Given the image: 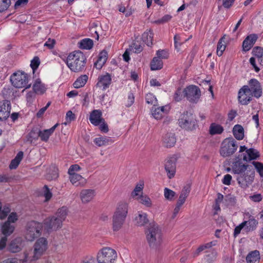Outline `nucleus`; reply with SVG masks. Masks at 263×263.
<instances>
[{
    "label": "nucleus",
    "instance_id": "nucleus-1",
    "mask_svg": "<svg viewBox=\"0 0 263 263\" xmlns=\"http://www.w3.org/2000/svg\"><path fill=\"white\" fill-rule=\"evenodd\" d=\"M65 62L72 72H81L85 69L86 58L82 52L74 51L69 54Z\"/></svg>",
    "mask_w": 263,
    "mask_h": 263
},
{
    "label": "nucleus",
    "instance_id": "nucleus-2",
    "mask_svg": "<svg viewBox=\"0 0 263 263\" xmlns=\"http://www.w3.org/2000/svg\"><path fill=\"white\" fill-rule=\"evenodd\" d=\"M128 213V204L124 202L119 203L112 216V229L119 230L123 225Z\"/></svg>",
    "mask_w": 263,
    "mask_h": 263
},
{
    "label": "nucleus",
    "instance_id": "nucleus-3",
    "mask_svg": "<svg viewBox=\"0 0 263 263\" xmlns=\"http://www.w3.org/2000/svg\"><path fill=\"white\" fill-rule=\"evenodd\" d=\"M48 248V241L44 237L39 238L34 243L33 246V255L29 257L28 253L25 252L24 258L20 260L23 262H25L28 260L34 261L39 259L44 254Z\"/></svg>",
    "mask_w": 263,
    "mask_h": 263
},
{
    "label": "nucleus",
    "instance_id": "nucleus-4",
    "mask_svg": "<svg viewBox=\"0 0 263 263\" xmlns=\"http://www.w3.org/2000/svg\"><path fill=\"white\" fill-rule=\"evenodd\" d=\"M146 239L149 247L159 249L162 242V232L158 225H151L146 233Z\"/></svg>",
    "mask_w": 263,
    "mask_h": 263
},
{
    "label": "nucleus",
    "instance_id": "nucleus-5",
    "mask_svg": "<svg viewBox=\"0 0 263 263\" xmlns=\"http://www.w3.org/2000/svg\"><path fill=\"white\" fill-rule=\"evenodd\" d=\"M118 258L116 251L110 247H104L97 253L98 263H115Z\"/></svg>",
    "mask_w": 263,
    "mask_h": 263
},
{
    "label": "nucleus",
    "instance_id": "nucleus-6",
    "mask_svg": "<svg viewBox=\"0 0 263 263\" xmlns=\"http://www.w3.org/2000/svg\"><path fill=\"white\" fill-rule=\"evenodd\" d=\"M43 227L42 223L36 221H32L28 222L26 226L25 238L30 241L34 240L41 235Z\"/></svg>",
    "mask_w": 263,
    "mask_h": 263
},
{
    "label": "nucleus",
    "instance_id": "nucleus-7",
    "mask_svg": "<svg viewBox=\"0 0 263 263\" xmlns=\"http://www.w3.org/2000/svg\"><path fill=\"white\" fill-rule=\"evenodd\" d=\"M179 126L187 130H193L196 128L197 121L195 116L190 112L186 111L181 115L178 120Z\"/></svg>",
    "mask_w": 263,
    "mask_h": 263
},
{
    "label": "nucleus",
    "instance_id": "nucleus-8",
    "mask_svg": "<svg viewBox=\"0 0 263 263\" xmlns=\"http://www.w3.org/2000/svg\"><path fill=\"white\" fill-rule=\"evenodd\" d=\"M236 141L233 138H226L221 143L220 154L223 157L233 155L237 150Z\"/></svg>",
    "mask_w": 263,
    "mask_h": 263
},
{
    "label": "nucleus",
    "instance_id": "nucleus-9",
    "mask_svg": "<svg viewBox=\"0 0 263 263\" xmlns=\"http://www.w3.org/2000/svg\"><path fill=\"white\" fill-rule=\"evenodd\" d=\"M12 84L16 88H30L31 84H28V76L27 74L18 71L14 73L10 79Z\"/></svg>",
    "mask_w": 263,
    "mask_h": 263
},
{
    "label": "nucleus",
    "instance_id": "nucleus-10",
    "mask_svg": "<svg viewBox=\"0 0 263 263\" xmlns=\"http://www.w3.org/2000/svg\"><path fill=\"white\" fill-rule=\"evenodd\" d=\"M183 92L185 97L191 103H196L201 96V91L199 88L194 85L186 87L184 89Z\"/></svg>",
    "mask_w": 263,
    "mask_h": 263
},
{
    "label": "nucleus",
    "instance_id": "nucleus-11",
    "mask_svg": "<svg viewBox=\"0 0 263 263\" xmlns=\"http://www.w3.org/2000/svg\"><path fill=\"white\" fill-rule=\"evenodd\" d=\"M43 225L45 229L49 232L61 228L63 223L53 215L46 218L44 220Z\"/></svg>",
    "mask_w": 263,
    "mask_h": 263
},
{
    "label": "nucleus",
    "instance_id": "nucleus-12",
    "mask_svg": "<svg viewBox=\"0 0 263 263\" xmlns=\"http://www.w3.org/2000/svg\"><path fill=\"white\" fill-rule=\"evenodd\" d=\"M17 220V215L15 213H11L8 216V220L1 227L2 233L6 236L10 235L14 231V227L10 222H14Z\"/></svg>",
    "mask_w": 263,
    "mask_h": 263
},
{
    "label": "nucleus",
    "instance_id": "nucleus-13",
    "mask_svg": "<svg viewBox=\"0 0 263 263\" xmlns=\"http://www.w3.org/2000/svg\"><path fill=\"white\" fill-rule=\"evenodd\" d=\"M253 95L247 86H242L238 92V101L242 105H247L252 99Z\"/></svg>",
    "mask_w": 263,
    "mask_h": 263
},
{
    "label": "nucleus",
    "instance_id": "nucleus-14",
    "mask_svg": "<svg viewBox=\"0 0 263 263\" xmlns=\"http://www.w3.org/2000/svg\"><path fill=\"white\" fill-rule=\"evenodd\" d=\"M11 109V103L9 101L5 100L0 101V121L8 119L10 116Z\"/></svg>",
    "mask_w": 263,
    "mask_h": 263
},
{
    "label": "nucleus",
    "instance_id": "nucleus-15",
    "mask_svg": "<svg viewBox=\"0 0 263 263\" xmlns=\"http://www.w3.org/2000/svg\"><path fill=\"white\" fill-rule=\"evenodd\" d=\"M248 88L253 96L258 98L262 95V89L259 82L255 79H251L248 83Z\"/></svg>",
    "mask_w": 263,
    "mask_h": 263
},
{
    "label": "nucleus",
    "instance_id": "nucleus-16",
    "mask_svg": "<svg viewBox=\"0 0 263 263\" xmlns=\"http://www.w3.org/2000/svg\"><path fill=\"white\" fill-rule=\"evenodd\" d=\"M111 82V76L109 73H107L104 75H101L98 77V82L96 86L97 88L104 90L109 87Z\"/></svg>",
    "mask_w": 263,
    "mask_h": 263
},
{
    "label": "nucleus",
    "instance_id": "nucleus-17",
    "mask_svg": "<svg viewBox=\"0 0 263 263\" xmlns=\"http://www.w3.org/2000/svg\"><path fill=\"white\" fill-rule=\"evenodd\" d=\"M23 240L22 237H16L12 240L8 246V250L11 253H17L23 248Z\"/></svg>",
    "mask_w": 263,
    "mask_h": 263
},
{
    "label": "nucleus",
    "instance_id": "nucleus-18",
    "mask_svg": "<svg viewBox=\"0 0 263 263\" xmlns=\"http://www.w3.org/2000/svg\"><path fill=\"white\" fill-rule=\"evenodd\" d=\"M102 116V112L100 110L95 109L90 112L89 119L92 124L98 126L101 122H104V119Z\"/></svg>",
    "mask_w": 263,
    "mask_h": 263
},
{
    "label": "nucleus",
    "instance_id": "nucleus-19",
    "mask_svg": "<svg viewBox=\"0 0 263 263\" xmlns=\"http://www.w3.org/2000/svg\"><path fill=\"white\" fill-rule=\"evenodd\" d=\"M165 170L170 179L174 177L176 172V160L174 158L167 160L165 164Z\"/></svg>",
    "mask_w": 263,
    "mask_h": 263
},
{
    "label": "nucleus",
    "instance_id": "nucleus-20",
    "mask_svg": "<svg viewBox=\"0 0 263 263\" xmlns=\"http://www.w3.org/2000/svg\"><path fill=\"white\" fill-rule=\"evenodd\" d=\"M254 177V172H252L250 175H243V176H240L237 177V180L238 184L243 188L247 187L249 184H250L253 181Z\"/></svg>",
    "mask_w": 263,
    "mask_h": 263
},
{
    "label": "nucleus",
    "instance_id": "nucleus-21",
    "mask_svg": "<svg viewBox=\"0 0 263 263\" xmlns=\"http://www.w3.org/2000/svg\"><path fill=\"white\" fill-rule=\"evenodd\" d=\"M258 36L255 34H251L248 35L242 43L243 50L245 51H249L255 44Z\"/></svg>",
    "mask_w": 263,
    "mask_h": 263
},
{
    "label": "nucleus",
    "instance_id": "nucleus-22",
    "mask_svg": "<svg viewBox=\"0 0 263 263\" xmlns=\"http://www.w3.org/2000/svg\"><path fill=\"white\" fill-rule=\"evenodd\" d=\"M58 125L59 124L57 123L49 129L39 130L38 132V136L40 138L42 141L44 142H47L50 136L53 133Z\"/></svg>",
    "mask_w": 263,
    "mask_h": 263
},
{
    "label": "nucleus",
    "instance_id": "nucleus-23",
    "mask_svg": "<svg viewBox=\"0 0 263 263\" xmlns=\"http://www.w3.org/2000/svg\"><path fill=\"white\" fill-rule=\"evenodd\" d=\"M95 196V191L93 190H83L81 192L80 196L83 203L90 202Z\"/></svg>",
    "mask_w": 263,
    "mask_h": 263
},
{
    "label": "nucleus",
    "instance_id": "nucleus-24",
    "mask_svg": "<svg viewBox=\"0 0 263 263\" xmlns=\"http://www.w3.org/2000/svg\"><path fill=\"white\" fill-rule=\"evenodd\" d=\"M248 166V165L242 164L240 160H237L233 163L232 172L237 174H241L247 170Z\"/></svg>",
    "mask_w": 263,
    "mask_h": 263
},
{
    "label": "nucleus",
    "instance_id": "nucleus-25",
    "mask_svg": "<svg viewBox=\"0 0 263 263\" xmlns=\"http://www.w3.org/2000/svg\"><path fill=\"white\" fill-rule=\"evenodd\" d=\"M176 139L174 134L168 133L163 139V144L166 147H173L176 143Z\"/></svg>",
    "mask_w": 263,
    "mask_h": 263
},
{
    "label": "nucleus",
    "instance_id": "nucleus-26",
    "mask_svg": "<svg viewBox=\"0 0 263 263\" xmlns=\"http://www.w3.org/2000/svg\"><path fill=\"white\" fill-rule=\"evenodd\" d=\"M260 253L257 250L250 252L246 256L247 263H259L260 260Z\"/></svg>",
    "mask_w": 263,
    "mask_h": 263
},
{
    "label": "nucleus",
    "instance_id": "nucleus-27",
    "mask_svg": "<svg viewBox=\"0 0 263 263\" xmlns=\"http://www.w3.org/2000/svg\"><path fill=\"white\" fill-rule=\"evenodd\" d=\"M68 214V209L67 206H63L57 211L55 215H54L57 219L61 220V222L63 223L66 218Z\"/></svg>",
    "mask_w": 263,
    "mask_h": 263
},
{
    "label": "nucleus",
    "instance_id": "nucleus-28",
    "mask_svg": "<svg viewBox=\"0 0 263 263\" xmlns=\"http://www.w3.org/2000/svg\"><path fill=\"white\" fill-rule=\"evenodd\" d=\"M69 179L72 184L76 186L83 185L85 182L84 178L78 174L69 175Z\"/></svg>",
    "mask_w": 263,
    "mask_h": 263
},
{
    "label": "nucleus",
    "instance_id": "nucleus-29",
    "mask_svg": "<svg viewBox=\"0 0 263 263\" xmlns=\"http://www.w3.org/2000/svg\"><path fill=\"white\" fill-rule=\"evenodd\" d=\"M246 153L247 154V156L245 155L243 156V160L246 161L256 159L259 156V152L254 148L248 149L246 151Z\"/></svg>",
    "mask_w": 263,
    "mask_h": 263
},
{
    "label": "nucleus",
    "instance_id": "nucleus-30",
    "mask_svg": "<svg viewBox=\"0 0 263 263\" xmlns=\"http://www.w3.org/2000/svg\"><path fill=\"white\" fill-rule=\"evenodd\" d=\"M148 222L147 215L145 213L139 212L135 218V224L139 226H143Z\"/></svg>",
    "mask_w": 263,
    "mask_h": 263
},
{
    "label": "nucleus",
    "instance_id": "nucleus-31",
    "mask_svg": "<svg viewBox=\"0 0 263 263\" xmlns=\"http://www.w3.org/2000/svg\"><path fill=\"white\" fill-rule=\"evenodd\" d=\"M110 137H100L96 138L94 140L95 143L98 146H102L114 143Z\"/></svg>",
    "mask_w": 263,
    "mask_h": 263
},
{
    "label": "nucleus",
    "instance_id": "nucleus-32",
    "mask_svg": "<svg viewBox=\"0 0 263 263\" xmlns=\"http://www.w3.org/2000/svg\"><path fill=\"white\" fill-rule=\"evenodd\" d=\"M234 136L238 140H242L244 137L243 128L240 125H235L233 129Z\"/></svg>",
    "mask_w": 263,
    "mask_h": 263
},
{
    "label": "nucleus",
    "instance_id": "nucleus-33",
    "mask_svg": "<svg viewBox=\"0 0 263 263\" xmlns=\"http://www.w3.org/2000/svg\"><path fill=\"white\" fill-rule=\"evenodd\" d=\"M154 34L151 29L144 32L142 35V39L148 46H151L153 45V38Z\"/></svg>",
    "mask_w": 263,
    "mask_h": 263
},
{
    "label": "nucleus",
    "instance_id": "nucleus-34",
    "mask_svg": "<svg viewBox=\"0 0 263 263\" xmlns=\"http://www.w3.org/2000/svg\"><path fill=\"white\" fill-rule=\"evenodd\" d=\"M33 89L35 93L40 95L43 94L46 90V88L44 84L41 83L40 79H37L35 81L34 84L33 85Z\"/></svg>",
    "mask_w": 263,
    "mask_h": 263
},
{
    "label": "nucleus",
    "instance_id": "nucleus-35",
    "mask_svg": "<svg viewBox=\"0 0 263 263\" xmlns=\"http://www.w3.org/2000/svg\"><path fill=\"white\" fill-rule=\"evenodd\" d=\"M243 222H246V229L249 231H252L255 230L258 223V221L252 216H250L249 220Z\"/></svg>",
    "mask_w": 263,
    "mask_h": 263
},
{
    "label": "nucleus",
    "instance_id": "nucleus-36",
    "mask_svg": "<svg viewBox=\"0 0 263 263\" xmlns=\"http://www.w3.org/2000/svg\"><path fill=\"white\" fill-rule=\"evenodd\" d=\"M88 79V77L87 75H81L73 83V87L76 88H80L83 87L87 82Z\"/></svg>",
    "mask_w": 263,
    "mask_h": 263
},
{
    "label": "nucleus",
    "instance_id": "nucleus-37",
    "mask_svg": "<svg viewBox=\"0 0 263 263\" xmlns=\"http://www.w3.org/2000/svg\"><path fill=\"white\" fill-rule=\"evenodd\" d=\"M79 45L80 48L89 50L93 47V41L90 39H84L79 42Z\"/></svg>",
    "mask_w": 263,
    "mask_h": 263
},
{
    "label": "nucleus",
    "instance_id": "nucleus-38",
    "mask_svg": "<svg viewBox=\"0 0 263 263\" xmlns=\"http://www.w3.org/2000/svg\"><path fill=\"white\" fill-rule=\"evenodd\" d=\"M23 152L22 151L19 152L17 154L15 158L11 161L9 165V167L10 169H15L17 167L21 161L23 159Z\"/></svg>",
    "mask_w": 263,
    "mask_h": 263
},
{
    "label": "nucleus",
    "instance_id": "nucleus-39",
    "mask_svg": "<svg viewBox=\"0 0 263 263\" xmlns=\"http://www.w3.org/2000/svg\"><path fill=\"white\" fill-rule=\"evenodd\" d=\"M215 243H213V241L205 243L204 245L200 246L193 253V257L195 258L197 256L199 255L200 252L203 251V250L209 249L211 248L212 246H214Z\"/></svg>",
    "mask_w": 263,
    "mask_h": 263
},
{
    "label": "nucleus",
    "instance_id": "nucleus-40",
    "mask_svg": "<svg viewBox=\"0 0 263 263\" xmlns=\"http://www.w3.org/2000/svg\"><path fill=\"white\" fill-rule=\"evenodd\" d=\"M223 131V128L220 125L213 123L210 126L209 132L212 135L220 134Z\"/></svg>",
    "mask_w": 263,
    "mask_h": 263
},
{
    "label": "nucleus",
    "instance_id": "nucleus-41",
    "mask_svg": "<svg viewBox=\"0 0 263 263\" xmlns=\"http://www.w3.org/2000/svg\"><path fill=\"white\" fill-rule=\"evenodd\" d=\"M163 67V62L158 57H154L151 63V69L152 70L161 69Z\"/></svg>",
    "mask_w": 263,
    "mask_h": 263
},
{
    "label": "nucleus",
    "instance_id": "nucleus-42",
    "mask_svg": "<svg viewBox=\"0 0 263 263\" xmlns=\"http://www.w3.org/2000/svg\"><path fill=\"white\" fill-rule=\"evenodd\" d=\"M165 106H161L160 107L154 108L152 109V114L154 118L157 120L161 119L163 116L164 113Z\"/></svg>",
    "mask_w": 263,
    "mask_h": 263
},
{
    "label": "nucleus",
    "instance_id": "nucleus-43",
    "mask_svg": "<svg viewBox=\"0 0 263 263\" xmlns=\"http://www.w3.org/2000/svg\"><path fill=\"white\" fill-rule=\"evenodd\" d=\"M106 52H101L97 61L95 63V66L98 69L102 67V65L105 63L107 59Z\"/></svg>",
    "mask_w": 263,
    "mask_h": 263
},
{
    "label": "nucleus",
    "instance_id": "nucleus-44",
    "mask_svg": "<svg viewBox=\"0 0 263 263\" xmlns=\"http://www.w3.org/2000/svg\"><path fill=\"white\" fill-rule=\"evenodd\" d=\"M223 37L221 38L217 46V54L220 57L222 55L223 52L226 49V45L223 41Z\"/></svg>",
    "mask_w": 263,
    "mask_h": 263
},
{
    "label": "nucleus",
    "instance_id": "nucleus-45",
    "mask_svg": "<svg viewBox=\"0 0 263 263\" xmlns=\"http://www.w3.org/2000/svg\"><path fill=\"white\" fill-rule=\"evenodd\" d=\"M223 202L227 206L234 205L236 202L235 197L231 194L226 195L224 198Z\"/></svg>",
    "mask_w": 263,
    "mask_h": 263
},
{
    "label": "nucleus",
    "instance_id": "nucleus-46",
    "mask_svg": "<svg viewBox=\"0 0 263 263\" xmlns=\"http://www.w3.org/2000/svg\"><path fill=\"white\" fill-rule=\"evenodd\" d=\"M253 53L260 63V60H261V58L263 57V49L260 47H255L253 50Z\"/></svg>",
    "mask_w": 263,
    "mask_h": 263
},
{
    "label": "nucleus",
    "instance_id": "nucleus-47",
    "mask_svg": "<svg viewBox=\"0 0 263 263\" xmlns=\"http://www.w3.org/2000/svg\"><path fill=\"white\" fill-rule=\"evenodd\" d=\"M139 202L147 207H151L152 205L151 199L146 195H141L139 197Z\"/></svg>",
    "mask_w": 263,
    "mask_h": 263
},
{
    "label": "nucleus",
    "instance_id": "nucleus-48",
    "mask_svg": "<svg viewBox=\"0 0 263 263\" xmlns=\"http://www.w3.org/2000/svg\"><path fill=\"white\" fill-rule=\"evenodd\" d=\"M10 212V209L8 206H4L2 209V204L0 202V219H3L6 218Z\"/></svg>",
    "mask_w": 263,
    "mask_h": 263
},
{
    "label": "nucleus",
    "instance_id": "nucleus-49",
    "mask_svg": "<svg viewBox=\"0 0 263 263\" xmlns=\"http://www.w3.org/2000/svg\"><path fill=\"white\" fill-rule=\"evenodd\" d=\"M176 193L173 191L165 188L164 190V195L165 198L168 200H172L175 196Z\"/></svg>",
    "mask_w": 263,
    "mask_h": 263
},
{
    "label": "nucleus",
    "instance_id": "nucleus-50",
    "mask_svg": "<svg viewBox=\"0 0 263 263\" xmlns=\"http://www.w3.org/2000/svg\"><path fill=\"white\" fill-rule=\"evenodd\" d=\"M184 97L185 96L183 90H182L181 88H178L175 92L174 99L176 101L179 102L181 101Z\"/></svg>",
    "mask_w": 263,
    "mask_h": 263
},
{
    "label": "nucleus",
    "instance_id": "nucleus-51",
    "mask_svg": "<svg viewBox=\"0 0 263 263\" xmlns=\"http://www.w3.org/2000/svg\"><path fill=\"white\" fill-rule=\"evenodd\" d=\"M146 102L147 104H153L155 106V103L157 102L156 98L151 93L146 94L145 96Z\"/></svg>",
    "mask_w": 263,
    "mask_h": 263
},
{
    "label": "nucleus",
    "instance_id": "nucleus-52",
    "mask_svg": "<svg viewBox=\"0 0 263 263\" xmlns=\"http://www.w3.org/2000/svg\"><path fill=\"white\" fill-rule=\"evenodd\" d=\"M11 4L10 0H0V12L6 10Z\"/></svg>",
    "mask_w": 263,
    "mask_h": 263
},
{
    "label": "nucleus",
    "instance_id": "nucleus-53",
    "mask_svg": "<svg viewBox=\"0 0 263 263\" xmlns=\"http://www.w3.org/2000/svg\"><path fill=\"white\" fill-rule=\"evenodd\" d=\"M43 195L45 198V201L49 200L52 197V193L50 191L47 185H44L43 187Z\"/></svg>",
    "mask_w": 263,
    "mask_h": 263
},
{
    "label": "nucleus",
    "instance_id": "nucleus-54",
    "mask_svg": "<svg viewBox=\"0 0 263 263\" xmlns=\"http://www.w3.org/2000/svg\"><path fill=\"white\" fill-rule=\"evenodd\" d=\"M157 57L159 59H166L168 57V53L166 50H159L156 53Z\"/></svg>",
    "mask_w": 263,
    "mask_h": 263
},
{
    "label": "nucleus",
    "instance_id": "nucleus-55",
    "mask_svg": "<svg viewBox=\"0 0 263 263\" xmlns=\"http://www.w3.org/2000/svg\"><path fill=\"white\" fill-rule=\"evenodd\" d=\"M80 263H97L95 258L91 255H87L84 257Z\"/></svg>",
    "mask_w": 263,
    "mask_h": 263
},
{
    "label": "nucleus",
    "instance_id": "nucleus-56",
    "mask_svg": "<svg viewBox=\"0 0 263 263\" xmlns=\"http://www.w3.org/2000/svg\"><path fill=\"white\" fill-rule=\"evenodd\" d=\"M40 63V59L38 57H34L31 61L30 66L33 70L36 69Z\"/></svg>",
    "mask_w": 263,
    "mask_h": 263
},
{
    "label": "nucleus",
    "instance_id": "nucleus-57",
    "mask_svg": "<svg viewBox=\"0 0 263 263\" xmlns=\"http://www.w3.org/2000/svg\"><path fill=\"white\" fill-rule=\"evenodd\" d=\"M253 164L259 175L263 176V164L259 162H253Z\"/></svg>",
    "mask_w": 263,
    "mask_h": 263
},
{
    "label": "nucleus",
    "instance_id": "nucleus-58",
    "mask_svg": "<svg viewBox=\"0 0 263 263\" xmlns=\"http://www.w3.org/2000/svg\"><path fill=\"white\" fill-rule=\"evenodd\" d=\"M81 170L80 166L78 164L71 165L68 171L69 175H72L73 174H76V172Z\"/></svg>",
    "mask_w": 263,
    "mask_h": 263
},
{
    "label": "nucleus",
    "instance_id": "nucleus-59",
    "mask_svg": "<svg viewBox=\"0 0 263 263\" xmlns=\"http://www.w3.org/2000/svg\"><path fill=\"white\" fill-rule=\"evenodd\" d=\"M174 44L175 48L178 51H179V47L181 46V43L180 42L181 37L179 34H176L174 37Z\"/></svg>",
    "mask_w": 263,
    "mask_h": 263
},
{
    "label": "nucleus",
    "instance_id": "nucleus-60",
    "mask_svg": "<svg viewBox=\"0 0 263 263\" xmlns=\"http://www.w3.org/2000/svg\"><path fill=\"white\" fill-rule=\"evenodd\" d=\"M55 43V41L54 39H51L49 38L45 43L44 46L47 47L48 48L51 49L54 47Z\"/></svg>",
    "mask_w": 263,
    "mask_h": 263
},
{
    "label": "nucleus",
    "instance_id": "nucleus-61",
    "mask_svg": "<svg viewBox=\"0 0 263 263\" xmlns=\"http://www.w3.org/2000/svg\"><path fill=\"white\" fill-rule=\"evenodd\" d=\"M172 16L169 14H166L163 16L161 19L155 21L156 23L161 24L167 22L172 18Z\"/></svg>",
    "mask_w": 263,
    "mask_h": 263
},
{
    "label": "nucleus",
    "instance_id": "nucleus-62",
    "mask_svg": "<svg viewBox=\"0 0 263 263\" xmlns=\"http://www.w3.org/2000/svg\"><path fill=\"white\" fill-rule=\"evenodd\" d=\"M246 226V222H242L234 229V235L235 236L238 235L243 228Z\"/></svg>",
    "mask_w": 263,
    "mask_h": 263
},
{
    "label": "nucleus",
    "instance_id": "nucleus-63",
    "mask_svg": "<svg viewBox=\"0 0 263 263\" xmlns=\"http://www.w3.org/2000/svg\"><path fill=\"white\" fill-rule=\"evenodd\" d=\"M99 129L100 130L104 133H106L108 131V127L107 123L105 122V120L104 119V122H101L100 124L99 125Z\"/></svg>",
    "mask_w": 263,
    "mask_h": 263
},
{
    "label": "nucleus",
    "instance_id": "nucleus-64",
    "mask_svg": "<svg viewBox=\"0 0 263 263\" xmlns=\"http://www.w3.org/2000/svg\"><path fill=\"white\" fill-rule=\"evenodd\" d=\"M133 47L135 49V52L137 53H140L143 50L142 46L138 42L133 43Z\"/></svg>",
    "mask_w": 263,
    "mask_h": 263
}]
</instances>
